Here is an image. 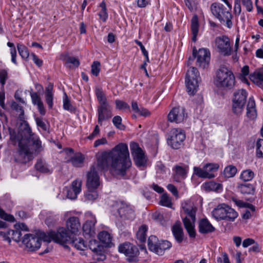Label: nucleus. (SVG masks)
Segmentation results:
<instances>
[{
  "mask_svg": "<svg viewBox=\"0 0 263 263\" xmlns=\"http://www.w3.org/2000/svg\"><path fill=\"white\" fill-rule=\"evenodd\" d=\"M240 4L244 6L248 12L253 10V3L252 0H237Z\"/></svg>",
  "mask_w": 263,
  "mask_h": 263,
  "instance_id": "52",
  "label": "nucleus"
},
{
  "mask_svg": "<svg viewBox=\"0 0 263 263\" xmlns=\"http://www.w3.org/2000/svg\"><path fill=\"white\" fill-rule=\"evenodd\" d=\"M160 203L161 205L168 208H171L172 205L171 198L166 194H163L161 196Z\"/></svg>",
  "mask_w": 263,
  "mask_h": 263,
  "instance_id": "47",
  "label": "nucleus"
},
{
  "mask_svg": "<svg viewBox=\"0 0 263 263\" xmlns=\"http://www.w3.org/2000/svg\"><path fill=\"white\" fill-rule=\"evenodd\" d=\"M147 231V227L145 225L141 226L139 228L137 233V237L141 242L144 241L146 240Z\"/></svg>",
  "mask_w": 263,
  "mask_h": 263,
  "instance_id": "42",
  "label": "nucleus"
},
{
  "mask_svg": "<svg viewBox=\"0 0 263 263\" xmlns=\"http://www.w3.org/2000/svg\"><path fill=\"white\" fill-rule=\"evenodd\" d=\"M175 174L174 178L177 182H179L181 179L186 177L188 171V167L177 165L174 168Z\"/></svg>",
  "mask_w": 263,
  "mask_h": 263,
  "instance_id": "28",
  "label": "nucleus"
},
{
  "mask_svg": "<svg viewBox=\"0 0 263 263\" xmlns=\"http://www.w3.org/2000/svg\"><path fill=\"white\" fill-rule=\"evenodd\" d=\"M53 85L51 83L49 84L45 88V98L46 103L48 107L51 108L53 105Z\"/></svg>",
  "mask_w": 263,
  "mask_h": 263,
  "instance_id": "29",
  "label": "nucleus"
},
{
  "mask_svg": "<svg viewBox=\"0 0 263 263\" xmlns=\"http://www.w3.org/2000/svg\"><path fill=\"white\" fill-rule=\"evenodd\" d=\"M99 196L98 189H87L84 194V199L88 202H92L96 200Z\"/></svg>",
  "mask_w": 263,
  "mask_h": 263,
  "instance_id": "33",
  "label": "nucleus"
},
{
  "mask_svg": "<svg viewBox=\"0 0 263 263\" xmlns=\"http://www.w3.org/2000/svg\"><path fill=\"white\" fill-rule=\"evenodd\" d=\"M107 143V140L105 138H102L101 139L96 140L93 144L95 147H97L101 145H103Z\"/></svg>",
  "mask_w": 263,
  "mask_h": 263,
  "instance_id": "62",
  "label": "nucleus"
},
{
  "mask_svg": "<svg viewBox=\"0 0 263 263\" xmlns=\"http://www.w3.org/2000/svg\"><path fill=\"white\" fill-rule=\"evenodd\" d=\"M98 122L102 125L104 121L107 120L112 117L111 109L108 104L100 105L98 108Z\"/></svg>",
  "mask_w": 263,
  "mask_h": 263,
  "instance_id": "19",
  "label": "nucleus"
},
{
  "mask_svg": "<svg viewBox=\"0 0 263 263\" xmlns=\"http://www.w3.org/2000/svg\"><path fill=\"white\" fill-rule=\"evenodd\" d=\"M172 233L176 240L180 243L183 239V230L180 222H176L172 227Z\"/></svg>",
  "mask_w": 263,
  "mask_h": 263,
  "instance_id": "26",
  "label": "nucleus"
},
{
  "mask_svg": "<svg viewBox=\"0 0 263 263\" xmlns=\"http://www.w3.org/2000/svg\"><path fill=\"white\" fill-rule=\"evenodd\" d=\"M82 181L77 179L71 183V189L67 191V196L71 199H76L78 195L81 192Z\"/></svg>",
  "mask_w": 263,
  "mask_h": 263,
  "instance_id": "21",
  "label": "nucleus"
},
{
  "mask_svg": "<svg viewBox=\"0 0 263 263\" xmlns=\"http://www.w3.org/2000/svg\"><path fill=\"white\" fill-rule=\"evenodd\" d=\"M96 220L93 216L91 217V219L87 220L83 226V231L85 235L89 236H92L95 234V224Z\"/></svg>",
  "mask_w": 263,
  "mask_h": 263,
  "instance_id": "23",
  "label": "nucleus"
},
{
  "mask_svg": "<svg viewBox=\"0 0 263 263\" xmlns=\"http://www.w3.org/2000/svg\"><path fill=\"white\" fill-rule=\"evenodd\" d=\"M67 229L72 234L77 233L81 227L79 219L77 217H70L66 222Z\"/></svg>",
  "mask_w": 263,
  "mask_h": 263,
  "instance_id": "22",
  "label": "nucleus"
},
{
  "mask_svg": "<svg viewBox=\"0 0 263 263\" xmlns=\"http://www.w3.org/2000/svg\"><path fill=\"white\" fill-rule=\"evenodd\" d=\"M41 236L43 240L45 242H50L53 241L62 245L69 243L71 239L67 230L63 227L59 228L56 232L43 233Z\"/></svg>",
  "mask_w": 263,
  "mask_h": 263,
  "instance_id": "6",
  "label": "nucleus"
},
{
  "mask_svg": "<svg viewBox=\"0 0 263 263\" xmlns=\"http://www.w3.org/2000/svg\"><path fill=\"white\" fill-rule=\"evenodd\" d=\"M65 98L63 100V108L65 110H71L72 106L70 103V101L66 93H65Z\"/></svg>",
  "mask_w": 263,
  "mask_h": 263,
  "instance_id": "58",
  "label": "nucleus"
},
{
  "mask_svg": "<svg viewBox=\"0 0 263 263\" xmlns=\"http://www.w3.org/2000/svg\"><path fill=\"white\" fill-rule=\"evenodd\" d=\"M135 42L140 46V49L144 55V56L146 58V60L147 61H148V52L146 51V50L145 49V47H144V46L143 45L142 43L139 41L138 40H135Z\"/></svg>",
  "mask_w": 263,
  "mask_h": 263,
  "instance_id": "59",
  "label": "nucleus"
},
{
  "mask_svg": "<svg viewBox=\"0 0 263 263\" xmlns=\"http://www.w3.org/2000/svg\"><path fill=\"white\" fill-rule=\"evenodd\" d=\"M191 28L192 34V40L195 42L196 41L197 36L199 31L198 19L196 15H194L191 20Z\"/></svg>",
  "mask_w": 263,
  "mask_h": 263,
  "instance_id": "32",
  "label": "nucleus"
},
{
  "mask_svg": "<svg viewBox=\"0 0 263 263\" xmlns=\"http://www.w3.org/2000/svg\"><path fill=\"white\" fill-rule=\"evenodd\" d=\"M112 123L117 128L121 130L125 128V126L122 123V118L119 116H116L113 118Z\"/></svg>",
  "mask_w": 263,
  "mask_h": 263,
  "instance_id": "48",
  "label": "nucleus"
},
{
  "mask_svg": "<svg viewBox=\"0 0 263 263\" xmlns=\"http://www.w3.org/2000/svg\"><path fill=\"white\" fill-rule=\"evenodd\" d=\"M237 173V168L235 166L230 165L225 167L223 171V175L226 178L234 177Z\"/></svg>",
  "mask_w": 263,
  "mask_h": 263,
  "instance_id": "41",
  "label": "nucleus"
},
{
  "mask_svg": "<svg viewBox=\"0 0 263 263\" xmlns=\"http://www.w3.org/2000/svg\"><path fill=\"white\" fill-rule=\"evenodd\" d=\"M235 82V76L228 68L221 67L217 71L214 83L217 87L231 89L234 86Z\"/></svg>",
  "mask_w": 263,
  "mask_h": 263,
  "instance_id": "5",
  "label": "nucleus"
},
{
  "mask_svg": "<svg viewBox=\"0 0 263 263\" xmlns=\"http://www.w3.org/2000/svg\"><path fill=\"white\" fill-rule=\"evenodd\" d=\"M158 238L154 236L151 235L148 239V247L149 249L156 253V250L158 249L159 247V242Z\"/></svg>",
  "mask_w": 263,
  "mask_h": 263,
  "instance_id": "37",
  "label": "nucleus"
},
{
  "mask_svg": "<svg viewBox=\"0 0 263 263\" xmlns=\"http://www.w3.org/2000/svg\"><path fill=\"white\" fill-rule=\"evenodd\" d=\"M249 73V67L248 66H243L241 70L240 77L241 79L244 82H247V80L246 78V77L248 76Z\"/></svg>",
  "mask_w": 263,
  "mask_h": 263,
  "instance_id": "56",
  "label": "nucleus"
},
{
  "mask_svg": "<svg viewBox=\"0 0 263 263\" xmlns=\"http://www.w3.org/2000/svg\"><path fill=\"white\" fill-rule=\"evenodd\" d=\"M197 63L199 66L205 68L209 64L210 53L205 49H200L197 53Z\"/></svg>",
  "mask_w": 263,
  "mask_h": 263,
  "instance_id": "20",
  "label": "nucleus"
},
{
  "mask_svg": "<svg viewBox=\"0 0 263 263\" xmlns=\"http://www.w3.org/2000/svg\"><path fill=\"white\" fill-rule=\"evenodd\" d=\"M30 96L32 103L33 105H36L39 112L42 115H44L46 112L43 103L39 95L35 92H31Z\"/></svg>",
  "mask_w": 263,
  "mask_h": 263,
  "instance_id": "24",
  "label": "nucleus"
},
{
  "mask_svg": "<svg viewBox=\"0 0 263 263\" xmlns=\"http://www.w3.org/2000/svg\"><path fill=\"white\" fill-rule=\"evenodd\" d=\"M0 217L9 221L13 222L15 220L14 217L12 215L7 214L5 213L3 211L0 210Z\"/></svg>",
  "mask_w": 263,
  "mask_h": 263,
  "instance_id": "57",
  "label": "nucleus"
},
{
  "mask_svg": "<svg viewBox=\"0 0 263 263\" xmlns=\"http://www.w3.org/2000/svg\"><path fill=\"white\" fill-rule=\"evenodd\" d=\"M100 71V63L94 61L91 65V72L95 76H98Z\"/></svg>",
  "mask_w": 263,
  "mask_h": 263,
  "instance_id": "53",
  "label": "nucleus"
},
{
  "mask_svg": "<svg viewBox=\"0 0 263 263\" xmlns=\"http://www.w3.org/2000/svg\"><path fill=\"white\" fill-rule=\"evenodd\" d=\"M250 80L256 85L260 87H263V70H255L250 76Z\"/></svg>",
  "mask_w": 263,
  "mask_h": 263,
  "instance_id": "27",
  "label": "nucleus"
},
{
  "mask_svg": "<svg viewBox=\"0 0 263 263\" xmlns=\"http://www.w3.org/2000/svg\"><path fill=\"white\" fill-rule=\"evenodd\" d=\"M39 237L37 235L32 234H27L24 235L22 242L29 251H34L38 250L41 245V240H43L42 235Z\"/></svg>",
  "mask_w": 263,
  "mask_h": 263,
  "instance_id": "16",
  "label": "nucleus"
},
{
  "mask_svg": "<svg viewBox=\"0 0 263 263\" xmlns=\"http://www.w3.org/2000/svg\"><path fill=\"white\" fill-rule=\"evenodd\" d=\"M215 45L219 52L224 56L231 54L232 48L229 39L226 36L217 37L215 40Z\"/></svg>",
  "mask_w": 263,
  "mask_h": 263,
  "instance_id": "18",
  "label": "nucleus"
},
{
  "mask_svg": "<svg viewBox=\"0 0 263 263\" xmlns=\"http://www.w3.org/2000/svg\"><path fill=\"white\" fill-rule=\"evenodd\" d=\"M115 104L116 108L119 110H124L127 109H129V106L128 104L123 101L116 100L115 101Z\"/></svg>",
  "mask_w": 263,
  "mask_h": 263,
  "instance_id": "50",
  "label": "nucleus"
},
{
  "mask_svg": "<svg viewBox=\"0 0 263 263\" xmlns=\"http://www.w3.org/2000/svg\"><path fill=\"white\" fill-rule=\"evenodd\" d=\"M130 149L136 164L138 167L144 166L146 164L147 159L139 145L136 142H132L130 143Z\"/></svg>",
  "mask_w": 263,
  "mask_h": 263,
  "instance_id": "15",
  "label": "nucleus"
},
{
  "mask_svg": "<svg viewBox=\"0 0 263 263\" xmlns=\"http://www.w3.org/2000/svg\"><path fill=\"white\" fill-rule=\"evenodd\" d=\"M8 78V72L5 69L0 70V83L3 86Z\"/></svg>",
  "mask_w": 263,
  "mask_h": 263,
  "instance_id": "55",
  "label": "nucleus"
},
{
  "mask_svg": "<svg viewBox=\"0 0 263 263\" xmlns=\"http://www.w3.org/2000/svg\"><path fill=\"white\" fill-rule=\"evenodd\" d=\"M17 48L20 55L23 59H27L29 57V51L26 46L23 44H17Z\"/></svg>",
  "mask_w": 263,
  "mask_h": 263,
  "instance_id": "45",
  "label": "nucleus"
},
{
  "mask_svg": "<svg viewBox=\"0 0 263 263\" xmlns=\"http://www.w3.org/2000/svg\"><path fill=\"white\" fill-rule=\"evenodd\" d=\"M182 207L183 212L182 216L184 227L190 237L194 238L196 236L195 222L196 208L194 204L190 201L184 202L182 204Z\"/></svg>",
  "mask_w": 263,
  "mask_h": 263,
  "instance_id": "3",
  "label": "nucleus"
},
{
  "mask_svg": "<svg viewBox=\"0 0 263 263\" xmlns=\"http://www.w3.org/2000/svg\"><path fill=\"white\" fill-rule=\"evenodd\" d=\"M85 157L81 153L75 154L71 156L70 159L67 160V162H70L75 167H81L83 165Z\"/></svg>",
  "mask_w": 263,
  "mask_h": 263,
  "instance_id": "31",
  "label": "nucleus"
},
{
  "mask_svg": "<svg viewBox=\"0 0 263 263\" xmlns=\"http://www.w3.org/2000/svg\"><path fill=\"white\" fill-rule=\"evenodd\" d=\"M185 138V134L181 128H174L171 129L170 137L167 139L168 144L174 149H178L182 145Z\"/></svg>",
  "mask_w": 263,
  "mask_h": 263,
  "instance_id": "12",
  "label": "nucleus"
},
{
  "mask_svg": "<svg viewBox=\"0 0 263 263\" xmlns=\"http://www.w3.org/2000/svg\"><path fill=\"white\" fill-rule=\"evenodd\" d=\"M200 81L199 73L195 67H191L187 71L185 84L187 91L190 95L194 94L198 87V83Z\"/></svg>",
  "mask_w": 263,
  "mask_h": 263,
  "instance_id": "8",
  "label": "nucleus"
},
{
  "mask_svg": "<svg viewBox=\"0 0 263 263\" xmlns=\"http://www.w3.org/2000/svg\"><path fill=\"white\" fill-rule=\"evenodd\" d=\"M239 191L245 195H253L255 189L253 185L250 183L242 184L238 186Z\"/></svg>",
  "mask_w": 263,
  "mask_h": 263,
  "instance_id": "36",
  "label": "nucleus"
},
{
  "mask_svg": "<svg viewBox=\"0 0 263 263\" xmlns=\"http://www.w3.org/2000/svg\"><path fill=\"white\" fill-rule=\"evenodd\" d=\"M32 60L34 62V63L39 67H40L43 64V61L39 59L37 56H36L35 54L32 53L31 54Z\"/></svg>",
  "mask_w": 263,
  "mask_h": 263,
  "instance_id": "63",
  "label": "nucleus"
},
{
  "mask_svg": "<svg viewBox=\"0 0 263 263\" xmlns=\"http://www.w3.org/2000/svg\"><path fill=\"white\" fill-rule=\"evenodd\" d=\"M36 170L44 173L51 172V170L49 168L48 165L41 160L37 161L35 165Z\"/></svg>",
  "mask_w": 263,
  "mask_h": 263,
  "instance_id": "40",
  "label": "nucleus"
},
{
  "mask_svg": "<svg viewBox=\"0 0 263 263\" xmlns=\"http://www.w3.org/2000/svg\"><path fill=\"white\" fill-rule=\"evenodd\" d=\"M37 125L42 128L43 130H46L47 127L45 123L41 118H37L35 119Z\"/></svg>",
  "mask_w": 263,
  "mask_h": 263,
  "instance_id": "64",
  "label": "nucleus"
},
{
  "mask_svg": "<svg viewBox=\"0 0 263 263\" xmlns=\"http://www.w3.org/2000/svg\"><path fill=\"white\" fill-rule=\"evenodd\" d=\"M247 92L244 89L235 92L232 100V110L235 114H240L243 110L246 103Z\"/></svg>",
  "mask_w": 263,
  "mask_h": 263,
  "instance_id": "11",
  "label": "nucleus"
},
{
  "mask_svg": "<svg viewBox=\"0 0 263 263\" xmlns=\"http://www.w3.org/2000/svg\"><path fill=\"white\" fill-rule=\"evenodd\" d=\"M120 217L123 220H133L135 218V213L132 207L123 202H117L113 206Z\"/></svg>",
  "mask_w": 263,
  "mask_h": 263,
  "instance_id": "13",
  "label": "nucleus"
},
{
  "mask_svg": "<svg viewBox=\"0 0 263 263\" xmlns=\"http://www.w3.org/2000/svg\"><path fill=\"white\" fill-rule=\"evenodd\" d=\"M229 7V9L222 4L218 3H215L211 6V11L213 15L217 18L219 22L226 25L228 28H231L232 26V15L231 12V5H229L228 2H225Z\"/></svg>",
  "mask_w": 263,
  "mask_h": 263,
  "instance_id": "4",
  "label": "nucleus"
},
{
  "mask_svg": "<svg viewBox=\"0 0 263 263\" xmlns=\"http://www.w3.org/2000/svg\"><path fill=\"white\" fill-rule=\"evenodd\" d=\"M215 231V228L206 219H202L199 223V232L202 234L212 233Z\"/></svg>",
  "mask_w": 263,
  "mask_h": 263,
  "instance_id": "25",
  "label": "nucleus"
},
{
  "mask_svg": "<svg viewBox=\"0 0 263 263\" xmlns=\"http://www.w3.org/2000/svg\"><path fill=\"white\" fill-rule=\"evenodd\" d=\"M255 146L256 156L258 158H263V139H258Z\"/></svg>",
  "mask_w": 263,
  "mask_h": 263,
  "instance_id": "44",
  "label": "nucleus"
},
{
  "mask_svg": "<svg viewBox=\"0 0 263 263\" xmlns=\"http://www.w3.org/2000/svg\"><path fill=\"white\" fill-rule=\"evenodd\" d=\"M254 173L250 170H246L241 174L240 178L245 181L251 180L254 177Z\"/></svg>",
  "mask_w": 263,
  "mask_h": 263,
  "instance_id": "46",
  "label": "nucleus"
},
{
  "mask_svg": "<svg viewBox=\"0 0 263 263\" xmlns=\"http://www.w3.org/2000/svg\"><path fill=\"white\" fill-rule=\"evenodd\" d=\"M100 130L98 125H96L92 133L87 137V139L92 140L100 134Z\"/></svg>",
  "mask_w": 263,
  "mask_h": 263,
  "instance_id": "60",
  "label": "nucleus"
},
{
  "mask_svg": "<svg viewBox=\"0 0 263 263\" xmlns=\"http://www.w3.org/2000/svg\"><path fill=\"white\" fill-rule=\"evenodd\" d=\"M118 250L127 257L129 262H134L138 260L139 251L138 248L129 242H125L120 245Z\"/></svg>",
  "mask_w": 263,
  "mask_h": 263,
  "instance_id": "14",
  "label": "nucleus"
},
{
  "mask_svg": "<svg viewBox=\"0 0 263 263\" xmlns=\"http://www.w3.org/2000/svg\"><path fill=\"white\" fill-rule=\"evenodd\" d=\"M241 11L240 4L237 1L234 0V12L235 15H239Z\"/></svg>",
  "mask_w": 263,
  "mask_h": 263,
  "instance_id": "61",
  "label": "nucleus"
},
{
  "mask_svg": "<svg viewBox=\"0 0 263 263\" xmlns=\"http://www.w3.org/2000/svg\"><path fill=\"white\" fill-rule=\"evenodd\" d=\"M172 247V243L167 240H161L159 242V247L156 250V253L158 255H162L165 250L170 249Z\"/></svg>",
  "mask_w": 263,
  "mask_h": 263,
  "instance_id": "38",
  "label": "nucleus"
},
{
  "mask_svg": "<svg viewBox=\"0 0 263 263\" xmlns=\"http://www.w3.org/2000/svg\"><path fill=\"white\" fill-rule=\"evenodd\" d=\"M95 93L100 105L108 104L105 95L100 88H97L95 90Z\"/></svg>",
  "mask_w": 263,
  "mask_h": 263,
  "instance_id": "43",
  "label": "nucleus"
},
{
  "mask_svg": "<svg viewBox=\"0 0 263 263\" xmlns=\"http://www.w3.org/2000/svg\"><path fill=\"white\" fill-rule=\"evenodd\" d=\"M10 139L18 142L14 159L15 161L21 163H26L33 159V152L30 148L31 144L35 152L38 153L43 149L39 138L32 133L31 128L26 122L21 125L17 136L10 133Z\"/></svg>",
  "mask_w": 263,
  "mask_h": 263,
  "instance_id": "2",
  "label": "nucleus"
},
{
  "mask_svg": "<svg viewBox=\"0 0 263 263\" xmlns=\"http://www.w3.org/2000/svg\"><path fill=\"white\" fill-rule=\"evenodd\" d=\"M187 118V114L183 107H174L167 115L168 120L171 122L180 123L184 121Z\"/></svg>",
  "mask_w": 263,
  "mask_h": 263,
  "instance_id": "17",
  "label": "nucleus"
},
{
  "mask_svg": "<svg viewBox=\"0 0 263 263\" xmlns=\"http://www.w3.org/2000/svg\"><path fill=\"white\" fill-rule=\"evenodd\" d=\"M65 64L69 67H71V66L70 64L74 66L78 67L80 65V62L77 58L73 57H69L67 58Z\"/></svg>",
  "mask_w": 263,
  "mask_h": 263,
  "instance_id": "51",
  "label": "nucleus"
},
{
  "mask_svg": "<svg viewBox=\"0 0 263 263\" xmlns=\"http://www.w3.org/2000/svg\"><path fill=\"white\" fill-rule=\"evenodd\" d=\"M202 187L206 191H218L222 189V186L220 183L214 181H209L202 184Z\"/></svg>",
  "mask_w": 263,
  "mask_h": 263,
  "instance_id": "35",
  "label": "nucleus"
},
{
  "mask_svg": "<svg viewBox=\"0 0 263 263\" xmlns=\"http://www.w3.org/2000/svg\"><path fill=\"white\" fill-rule=\"evenodd\" d=\"M219 167L217 163H208L202 168L194 167V174L200 178L211 179L215 177L214 173L218 170Z\"/></svg>",
  "mask_w": 263,
  "mask_h": 263,
  "instance_id": "10",
  "label": "nucleus"
},
{
  "mask_svg": "<svg viewBox=\"0 0 263 263\" xmlns=\"http://www.w3.org/2000/svg\"><path fill=\"white\" fill-rule=\"evenodd\" d=\"M76 249L84 251L87 248V245L83 238L79 237L71 239L70 242Z\"/></svg>",
  "mask_w": 263,
  "mask_h": 263,
  "instance_id": "34",
  "label": "nucleus"
},
{
  "mask_svg": "<svg viewBox=\"0 0 263 263\" xmlns=\"http://www.w3.org/2000/svg\"><path fill=\"white\" fill-rule=\"evenodd\" d=\"M98 238L103 243L109 246L111 241V237L110 234L106 231H102L98 234Z\"/></svg>",
  "mask_w": 263,
  "mask_h": 263,
  "instance_id": "39",
  "label": "nucleus"
},
{
  "mask_svg": "<svg viewBox=\"0 0 263 263\" xmlns=\"http://www.w3.org/2000/svg\"><path fill=\"white\" fill-rule=\"evenodd\" d=\"M15 230H9L7 231H0V235L3 236L5 240L10 243L13 240L19 242L22 236L21 231H28V229L23 223H16L14 226Z\"/></svg>",
  "mask_w": 263,
  "mask_h": 263,
  "instance_id": "9",
  "label": "nucleus"
},
{
  "mask_svg": "<svg viewBox=\"0 0 263 263\" xmlns=\"http://www.w3.org/2000/svg\"><path fill=\"white\" fill-rule=\"evenodd\" d=\"M7 46L10 48V54L11 55V61L15 64H17L16 57V50L13 43L11 42H8Z\"/></svg>",
  "mask_w": 263,
  "mask_h": 263,
  "instance_id": "49",
  "label": "nucleus"
},
{
  "mask_svg": "<svg viewBox=\"0 0 263 263\" xmlns=\"http://www.w3.org/2000/svg\"><path fill=\"white\" fill-rule=\"evenodd\" d=\"M212 214L217 220H225L231 221H233L238 215L236 211L225 203L218 204L214 209Z\"/></svg>",
  "mask_w": 263,
  "mask_h": 263,
  "instance_id": "7",
  "label": "nucleus"
},
{
  "mask_svg": "<svg viewBox=\"0 0 263 263\" xmlns=\"http://www.w3.org/2000/svg\"><path fill=\"white\" fill-rule=\"evenodd\" d=\"M247 115L251 119H254L257 116V112L255 108V103L253 98L251 97L249 99L247 105Z\"/></svg>",
  "mask_w": 263,
  "mask_h": 263,
  "instance_id": "30",
  "label": "nucleus"
},
{
  "mask_svg": "<svg viewBox=\"0 0 263 263\" xmlns=\"http://www.w3.org/2000/svg\"><path fill=\"white\" fill-rule=\"evenodd\" d=\"M89 247L90 250L95 252H97L100 250L99 243L95 239H91L89 241Z\"/></svg>",
  "mask_w": 263,
  "mask_h": 263,
  "instance_id": "54",
  "label": "nucleus"
},
{
  "mask_svg": "<svg viewBox=\"0 0 263 263\" xmlns=\"http://www.w3.org/2000/svg\"><path fill=\"white\" fill-rule=\"evenodd\" d=\"M109 164L111 170L116 174L122 176L125 174L126 170L132 165L126 144L120 143L110 152L97 155V162L86 174L87 189H99L101 183L98 173L107 170Z\"/></svg>",
  "mask_w": 263,
  "mask_h": 263,
  "instance_id": "1",
  "label": "nucleus"
}]
</instances>
